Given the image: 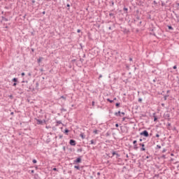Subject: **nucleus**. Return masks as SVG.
<instances>
[{
    "mask_svg": "<svg viewBox=\"0 0 179 179\" xmlns=\"http://www.w3.org/2000/svg\"><path fill=\"white\" fill-rule=\"evenodd\" d=\"M32 163H34V164H36V163H37V160L36 159H33Z\"/></svg>",
    "mask_w": 179,
    "mask_h": 179,
    "instance_id": "bb28decb",
    "label": "nucleus"
},
{
    "mask_svg": "<svg viewBox=\"0 0 179 179\" xmlns=\"http://www.w3.org/2000/svg\"><path fill=\"white\" fill-rule=\"evenodd\" d=\"M74 169H76V170H80V167L79 166H75Z\"/></svg>",
    "mask_w": 179,
    "mask_h": 179,
    "instance_id": "5701e85b",
    "label": "nucleus"
},
{
    "mask_svg": "<svg viewBox=\"0 0 179 179\" xmlns=\"http://www.w3.org/2000/svg\"><path fill=\"white\" fill-rule=\"evenodd\" d=\"M126 119H127L126 117H123V118H122V121H125Z\"/></svg>",
    "mask_w": 179,
    "mask_h": 179,
    "instance_id": "5fc2aeb1",
    "label": "nucleus"
},
{
    "mask_svg": "<svg viewBox=\"0 0 179 179\" xmlns=\"http://www.w3.org/2000/svg\"><path fill=\"white\" fill-rule=\"evenodd\" d=\"M77 33H80V29H78Z\"/></svg>",
    "mask_w": 179,
    "mask_h": 179,
    "instance_id": "13d9d810",
    "label": "nucleus"
},
{
    "mask_svg": "<svg viewBox=\"0 0 179 179\" xmlns=\"http://www.w3.org/2000/svg\"><path fill=\"white\" fill-rule=\"evenodd\" d=\"M177 78L178 79V84L179 85V78L177 77Z\"/></svg>",
    "mask_w": 179,
    "mask_h": 179,
    "instance_id": "0e129e2a",
    "label": "nucleus"
},
{
    "mask_svg": "<svg viewBox=\"0 0 179 179\" xmlns=\"http://www.w3.org/2000/svg\"><path fill=\"white\" fill-rule=\"evenodd\" d=\"M59 139H62L63 136H62V135H59Z\"/></svg>",
    "mask_w": 179,
    "mask_h": 179,
    "instance_id": "09e8293b",
    "label": "nucleus"
},
{
    "mask_svg": "<svg viewBox=\"0 0 179 179\" xmlns=\"http://www.w3.org/2000/svg\"><path fill=\"white\" fill-rule=\"evenodd\" d=\"M60 99H63V100H66V97L64 96H62Z\"/></svg>",
    "mask_w": 179,
    "mask_h": 179,
    "instance_id": "cd10ccee",
    "label": "nucleus"
},
{
    "mask_svg": "<svg viewBox=\"0 0 179 179\" xmlns=\"http://www.w3.org/2000/svg\"><path fill=\"white\" fill-rule=\"evenodd\" d=\"M69 143L71 146H76V141L73 139H71L69 141Z\"/></svg>",
    "mask_w": 179,
    "mask_h": 179,
    "instance_id": "1a4fd4ad",
    "label": "nucleus"
},
{
    "mask_svg": "<svg viewBox=\"0 0 179 179\" xmlns=\"http://www.w3.org/2000/svg\"><path fill=\"white\" fill-rule=\"evenodd\" d=\"M115 115L116 117H122V115H125V113L119 110L118 112L115 113Z\"/></svg>",
    "mask_w": 179,
    "mask_h": 179,
    "instance_id": "20e7f679",
    "label": "nucleus"
},
{
    "mask_svg": "<svg viewBox=\"0 0 179 179\" xmlns=\"http://www.w3.org/2000/svg\"><path fill=\"white\" fill-rule=\"evenodd\" d=\"M161 159H166V155H162Z\"/></svg>",
    "mask_w": 179,
    "mask_h": 179,
    "instance_id": "7c9ffc66",
    "label": "nucleus"
},
{
    "mask_svg": "<svg viewBox=\"0 0 179 179\" xmlns=\"http://www.w3.org/2000/svg\"><path fill=\"white\" fill-rule=\"evenodd\" d=\"M155 177H159V174H155L153 178H155Z\"/></svg>",
    "mask_w": 179,
    "mask_h": 179,
    "instance_id": "603ef678",
    "label": "nucleus"
},
{
    "mask_svg": "<svg viewBox=\"0 0 179 179\" xmlns=\"http://www.w3.org/2000/svg\"><path fill=\"white\" fill-rule=\"evenodd\" d=\"M24 75H25L24 73H21V76H24Z\"/></svg>",
    "mask_w": 179,
    "mask_h": 179,
    "instance_id": "4d7b16f0",
    "label": "nucleus"
},
{
    "mask_svg": "<svg viewBox=\"0 0 179 179\" xmlns=\"http://www.w3.org/2000/svg\"><path fill=\"white\" fill-rule=\"evenodd\" d=\"M23 86V89L26 91V92H30L31 90V87L27 86V85H22Z\"/></svg>",
    "mask_w": 179,
    "mask_h": 179,
    "instance_id": "39448f33",
    "label": "nucleus"
},
{
    "mask_svg": "<svg viewBox=\"0 0 179 179\" xmlns=\"http://www.w3.org/2000/svg\"><path fill=\"white\" fill-rule=\"evenodd\" d=\"M64 133L66 134V135H67V134L69 133V129H65Z\"/></svg>",
    "mask_w": 179,
    "mask_h": 179,
    "instance_id": "a211bd4d",
    "label": "nucleus"
},
{
    "mask_svg": "<svg viewBox=\"0 0 179 179\" xmlns=\"http://www.w3.org/2000/svg\"><path fill=\"white\" fill-rule=\"evenodd\" d=\"M162 6H164V3H162Z\"/></svg>",
    "mask_w": 179,
    "mask_h": 179,
    "instance_id": "69168bd1",
    "label": "nucleus"
},
{
    "mask_svg": "<svg viewBox=\"0 0 179 179\" xmlns=\"http://www.w3.org/2000/svg\"><path fill=\"white\" fill-rule=\"evenodd\" d=\"M107 101H109V103H114V100H111L110 99H107Z\"/></svg>",
    "mask_w": 179,
    "mask_h": 179,
    "instance_id": "b1692460",
    "label": "nucleus"
},
{
    "mask_svg": "<svg viewBox=\"0 0 179 179\" xmlns=\"http://www.w3.org/2000/svg\"><path fill=\"white\" fill-rule=\"evenodd\" d=\"M76 163H82V156L78 157L74 160L73 164H75Z\"/></svg>",
    "mask_w": 179,
    "mask_h": 179,
    "instance_id": "423d86ee",
    "label": "nucleus"
},
{
    "mask_svg": "<svg viewBox=\"0 0 179 179\" xmlns=\"http://www.w3.org/2000/svg\"><path fill=\"white\" fill-rule=\"evenodd\" d=\"M155 136H156V138H160V135H159V134H157L155 135Z\"/></svg>",
    "mask_w": 179,
    "mask_h": 179,
    "instance_id": "a19ab883",
    "label": "nucleus"
},
{
    "mask_svg": "<svg viewBox=\"0 0 179 179\" xmlns=\"http://www.w3.org/2000/svg\"><path fill=\"white\" fill-rule=\"evenodd\" d=\"M164 120H167V121H170V113H169V111L164 113Z\"/></svg>",
    "mask_w": 179,
    "mask_h": 179,
    "instance_id": "7ed1b4c3",
    "label": "nucleus"
},
{
    "mask_svg": "<svg viewBox=\"0 0 179 179\" xmlns=\"http://www.w3.org/2000/svg\"><path fill=\"white\" fill-rule=\"evenodd\" d=\"M167 127H171V123L168 122V123H167Z\"/></svg>",
    "mask_w": 179,
    "mask_h": 179,
    "instance_id": "4c0bfd02",
    "label": "nucleus"
},
{
    "mask_svg": "<svg viewBox=\"0 0 179 179\" xmlns=\"http://www.w3.org/2000/svg\"><path fill=\"white\" fill-rule=\"evenodd\" d=\"M115 15H117V11H115V13H109V16L110 17H113V19H115Z\"/></svg>",
    "mask_w": 179,
    "mask_h": 179,
    "instance_id": "9d476101",
    "label": "nucleus"
},
{
    "mask_svg": "<svg viewBox=\"0 0 179 179\" xmlns=\"http://www.w3.org/2000/svg\"><path fill=\"white\" fill-rule=\"evenodd\" d=\"M57 124H62V122L61 121V120H58V121H57Z\"/></svg>",
    "mask_w": 179,
    "mask_h": 179,
    "instance_id": "473e14b6",
    "label": "nucleus"
},
{
    "mask_svg": "<svg viewBox=\"0 0 179 179\" xmlns=\"http://www.w3.org/2000/svg\"><path fill=\"white\" fill-rule=\"evenodd\" d=\"M115 127H116V128H118L120 127V124H118V123H116Z\"/></svg>",
    "mask_w": 179,
    "mask_h": 179,
    "instance_id": "37998d69",
    "label": "nucleus"
},
{
    "mask_svg": "<svg viewBox=\"0 0 179 179\" xmlns=\"http://www.w3.org/2000/svg\"><path fill=\"white\" fill-rule=\"evenodd\" d=\"M92 106L93 107H94V101H93L92 102Z\"/></svg>",
    "mask_w": 179,
    "mask_h": 179,
    "instance_id": "de8ad7c7",
    "label": "nucleus"
},
{
    "mask_svg": "<svg viewBox=\"0 0 179 179\" xmlns=\"http://www.w3.org/2000/svg\"><path fill=\"white\" fill-rule=\"evenodd\" d=\"M173 69H177V66H176V65L173 66Z\"/></svg>",
    "mask_w": 179,
    "mask_h": 179,
    "instance_id": "3c124183",
    "label": "nucleus"
},
{
    "mask_svg": "<svg viewBox=\"0 0 179 179\" xmlns=\"http://www.w3.org/2000/svg\"><path fill=\"white\" fill-rule=\"evenodd\" d=\"M36 124L38 125H44V124H46L47 121L45 120H40V119H36Z\"/></svg>",
    "mask_w": 179,
    "mask_h": 179,
    "instance_id": "f257e3e1",
    "label": "nucleus"
},
{
    "mask_svg": "<svg viewBox=\"0 0 179 179\" xmlns=\"http://www.w3.org/2000/svg\"><path fill=\"white\" fill-rule=\"evenodd\" d=\"M111 12H114L113 13H115V9H113V10L110 11V13H111Z\"/></svg>",
    "mask_w": 179,
    "mask_h": 179,
    "instance_id": "8fccbe9b",
    "label": "nucleus"
},
{
    "mask_svg": "<svg viewBox=\"0 0 179 179\" xmlns=\"http://www.w3.org/2000/svg\"><path fill=\"white\" fill-rule=\"evenodd\" d=\"M2 20H3L4 22H8V18L5 17H1Z\"/></svg>",
    "mask_w": 179,
    "mask_h": 179,
    "instance_id": "6ab92c4d",
    "label": "nucleus"
},
{
    "mask_svg": "<svg viewBox=\"0 0 179 179\" xmlns=\"http://www.w3.org/2000/svg\"><path fill=\"white\" fill-rule=\"evenodd\" d=\"M101 78H103V76L101 74V75H99V79H101Z\"/></svg>",
    "mask_w": 179,
    "mask_h": 179,
    "instance_id": "49530a36",
    "label": "nucleus"
},
{
    "mask_svg": "<svg viewBox=\"0 0 179 179\" xmlns=\"http://www.w3.org/2000/svg\"><path fill=\"white\" fill-rule=\"evenodd\" d=\"M80 136L82 138V139H85V135L83 134H80Z\"/></svg>",
    "mask_w": 179,
    "mask_h": 179,
    "instance_id": "393cba45",
    "label": "nucleus"
},
{
    "mask_svg": "<svg viewBox=\"0 0 179 179\" xmlns=\"http://www.w3.org/2000/svg\"><path fill=\"white\" fill-rule=\"evenodd\" d=\"M134 150H137L138 149H139V147H138V144H134Z\"/></svg>",
    "mask_w": 179,
    "mask_h": 179,
    "instance_id": "ddd939ff",
    "label": "nucleus"
},
{
    "mask_svg": "<svg viewBox=\"0 0 179 179\" xmlns=\"http://www.w3.org/2000/svg\"><path fill=\"white\" fill-rule=\"evenodd\" d=\"M14 113L13 112H11L10 113V115H13Z\"/></svg>",
    "mask_w": 179,
    "mask_h": 179,
    "instance_id": "e2e57ef3",
    "label": "nucleus"
},
{
    "mask_svg": "<svg viewBox=\"0 0 179 179\" xmlns=\"http://www.w3.org/2000/svg\"><path fill=\"white\" fill-rule=\"evenodd\" d=\"M167 150H166V148H164L162 150V153H165V152H166Z\"/></svg>",
    "mask_w": 179,
    "mask_h": 179,
    "instance_id": "ea45409f",
    "label": "nucleus"
},
{
    "mask_svg": "<svg viewBox=\"0 0 179 179\" xmlns=\"http://www.w3.org/2000/svg\"><path fill=\"white\" fill-rule=\"evenodd\" d=\"M123 10L125 12V13H128V8H127V7H124L123 8Z\"/></svg>",
    "mask_w": 179,
    "mask_h": 179,
    "instance_id": "f3484780",
    "label": "nucleus"
},
{
    "mask_svg": "<svg viewBox=\"0 0 179 179\" xmlns=\"http://www.w3.org/2000/svg\"><path fill=\"white\" fill-rule=\"evenodd\" d=\"M12 82H14V83H17V82H18L17 78H13Z\"/></svg>",
    "mask_w": 179,
    "mask_h": 179,
    "instance_id": "4468645a",
    "label": "nucleus"
},
{
    "mask_svg": "<svg viewBox=\"0 0 179 179\" xmlns=\"http://www.w3.org/2000/svg\"><path fill=\"white\" fill-rule=\"evenodd\" d=\"M77 152H83V149H82V148H78V149L77 150Z\"/></svg>",
    "mask_w": 179,
    "mask_h": 179,
    "instance_id": "412c9836",
    "label": "nucleus"
},
{
    "mask_svg": "<svg viewBox=\"0 0 179 179\" xmlns=\"http://www.w3.org/2000/svg\"><path fill=\"white\" fill-rule=\"evenodd\" d=\"M90 145H96V140H91Z\"/></svg>",
    "mask_w": 179,
    "mask_h": 179,
    "instance_id": "f8f14e48",
    "label": "nucleus"
},
{
    "mask_svg": "<svg viewBox=\"0 0 179 179\" xmlns=\"http://www.w3.org/2000/svg\"><path fill=\"white\" fill-rule=\"evenodd\" d=\"M136 143H138V141H137L136 140H134V141H133V144H134V145H136Z\"/></svg>",
    "mask_w": 179,
    "mask_h": 179,
    "instance_id": "c85d7f7f",
    "label": "nucleus"
},
{
    "mask_svg": "<svg viewBox=\"0 0 179 179\" xmlns=\"http://www.w3.org/2000/svg\"><path fill=\"white\" fill-rule=\"evenodd\" d=\"M96 174H97V176H100L101 173H100V172H98Z\"/></svg>",
    "mask_w": 179,
    "mask_h": 179,
    "instance_id": "052dcab7",
    "label": "nucleus"
},
{
    "mask_svg": "<svg viewBox=\"0 0 179 179\" xmlns=\"http://www.w3.org/2000/svg\"><path fill=\"white\" fill-rule=\"evenodd\" d=\"M31 2L32 3H36V0H32Z\"/></svg>",
    "mask_w": 179,
    "mask_h": 179,
    "instance_id": "864d4df0",
    "label": "nucleus"
},
{
    "mask_svg": "<svg viewBox=\"0 0 179 179\" xmlns=\"http://www.w3.org/2000/svg\"><path fill=\"white\" fill-rule=\"evenodd\" d=\"M153 117H154V122H156V121H157V116H156V113L153 114Z\"/></svg>",
    "mask_w": 179,
    "mask_h": 179,
    "instance_id": "9b49d317",
    "label": "nucleus"
},
{
    "mask_svg": "<svg viewBox=\"0 0 179 179\" xmlns=\"http://www.w3.org/2000/svg\"><path fill=\"white\" fill-rule=\"evenodd\" d=\"M157 80V78H155L152 80V82L156 83Z\"/></svg>",
    "mask_w": 179,
    "mask_h": 179,
    "instance_id": "a18cd8bd",
    "label": "nucleus"
},
{
    "mask_svg": "<svg viewBox=\"0 0 179 179\" xmlns=\"http://www.w3.org/2000/svg\"><path fill=\"white\" fill-rule=\"evenodd\" d=\"M138 101L139 103L142 102V98H139L138 100Z\"/></svg>",
    "mask_w": 179,
    "mask_h": 179,
    "instance_id": "e433bc0d",
    "label": "nucleus"
},
{
    "mask_svg": "<svg viewBox=\"0 0 179 179\" xmlns=\"http://www.w3.org/2000/svg\"><path fill=\"white\" fill-rule=\"evenodd\" d=\"M114 156H116V159H118V158L120 157L121 155L120 154L117 153L115 151H113L112 152V157H113Z\"/></svg>",
    "mask_w": 179,
    "mask_h": 179,
    "instance_id": "6e6552de",
    "label": "nucleus"
},
{
    "mask_svg": "<svg viewBox=\"0 0 179 179\" xmlns=\"http://www.w3.org/2000/svg\"><path fill=\"white\" fill-rule=\"evenodd\" d=\"M66 7L69 8L68 10H69V8H71V5H70L69 3H68V4L66 5Z\"/></svg>",
    "mask_w": 179,
    "mask_h": 179,
    "instance_id": "f704fd0d",
    "label": "nucleus"
},
{
    "mask_svg": "<svg viewBox=\"0 0 179 179\" xmlns=\"http://www.w3.org/2000/svg\"><path fill=\"white\" fill-rule=\"evenodd\" d=\"M157 148L158 149H162V146H160L159 145H157Z\"/></svg>",
    "mask_w": 179,
    "mask_h": 179,
    "instance_id": "58836bf2",
    "label": "nucleus"
},
{
    "mask_svg": "<svg viewBox=\"0 0 179 179\" xmlns=\"http://www.w3.org/2000/svg\"><path fill=\"white\" fill-rule=\"evenodd\" d=\"M110 6H114V1H109Z\"/></svg>",
    "mask_w": 179,
    "mask_h": 179,
    "instance_id": "2eb2a0df",
    "label": "nucleus"
},
{
    "mask_svg": "<svg viewBox=\"0 0 179 179\" xmlns=\"http://www.w3.org/2000/svg\"><path fill=\"white\" fill-rule=\"evenodd\" d=\"M167 97H169V95H165V96H164V100H167Z\"/></svg>",
    "mask_w": 179,
    "mask_h": 179,
    "instance_id": "2f4dec72",
    "label": "nucleus"
},
{
    "mask_svg": "<svg viewBox=\"0 0 179 179\" xmlns=\"http://www.w3.org/2000/svg\"><path fill=\"white\" fill-rule=\"evenodd\" d=\"M168 29L169 30H174V28H173V27H171V25L168 26Z\"/></svg>",
    "mask_w": 179,
    "mask_h": 179,
    "instance_id": "4be33fe9",
    "label": "nucleus"
},
{
    "mask_svg": "<svg viewBox=\"0 0 179 179\" xmlns=\"http://www.w3.org/2000/svg\"><path fill=\"white\" fill-rule=\"evenodd\" d=\"M42 14H43V15H45V11H43V12L42 13Z\"/></svg>",
    "mask_w": 179,
    "mask_h": 179,
    "instance_id": "680f3d73",
    "label": "nucleus"
},
{
    "mask_svg": "<svg viewBox=\"0 0 179 179\" xmlns=\"http://www.w3.org/2000/svg\"><path fill=\"white\" fill-rule=\"evenodd\" d=\"M9 97H10V99H13V95H10Z\"/></svg>",
    "mask_w": 179,
    "mask_h": 179,
    "instance_id": "6e6d98bb",
    "label": "nucleus"
},
{
    "mask_svg": "<svg viewBox=\"0 0 179 179\" xmlns=\"http://www.w3.org/2000/svg\"><path fill=\"white\" fill-rule=\"evenodd\" d=\"M53 171H58V169L57 168H53Z\"/></svg>",
    "mask_w": 179,
    "mask_h": 179,
    "instance_id": "79ce46f5",
    "label": "nucleus"
},
{
    "mask_svg": "<svg viewBox=\"0 0 179 179\" xmlns=\"http://www.w3.org/2000/svg\"><path fill=\"white\" fill-rule=\"evenodd\" d=\"M38 86H39L38 82H36V87H38Z\"/></svg>",
    "mask_w": 179,
    "mask_h": 179,
    "instance_id": "c9c22d12",
    "label": "nucleus"
},
{
    "mask_svg": "<svg viewBox=\"0 0 179 179\" xmlns=\"http://www.w3.org/2000/svg\"><path fill=\"white\" fill-rule=\"evenodd\" d=\"M93 133L95 134V135H97L99 134V130L95 129L94 130Z\"/></svg>",
    "mask_w": 179,
    "mask_h": 179,
    "instance_id": "aec40b11",
    "label": "nucleus"
},
{
    "mask_svg": "<svg viewBox=\"0 0 179 179\" xmlns=\"http://www.w3.org/2000/svg\"><path fill=\"white\" fill-rule=\"evenodd\" d=\"M43 57H39L37 61H38V64H40V62H41V61H43Z\"/></svg>",
    "mask_w": 179,
    "mask_h": 179,
    "instance_id": "dca6fc26",
    "label": "nucleus"
},
{
    "mask_svg": "<svg viewBox=\"0 0 179 179\" xmlns=\"http://www.w3.org/2000/svg\"><path fill=\"white\" fill-rule=\"evenodd\" d=\"M129 60L132 61V57H129Z\"/></svg>",
    "mask_w": 179,
    "mask_h": 179,
    "instance_id": "bf43d9fd",
    "label": "nucleus"
},
{
    "mask_svg": "<svg viewBox=\"0 0 179 179\" xmlns=\"http://www.w3.org/2000/svg\"><path fill=\"white\" fill-rule=\"evenodd\" d=\"M61 111H64V112H66V109L64 108H62L61 109Z\"/></svg>",
    "mask_w": 179,
    "mask_h": 179,
    "instance_id": "c756f323",
    "label": "nucleus"
},
{
    "mask_svg": "<svg viewBox=\"0 0 179 179\" xmlns=\"http://www.w3.org/2000/svg\"><path fill=\"white\" fill-rule=\"evenodd\" d=\"M17 85V83H14L13 84V86L16 87Z\"/></svg>",
    "mask_w": 179,
    "mask_h": 179,
    "instance_id": "c03bdc74",
    "label": "nucleus"
},
{
    "mask_svg": "<svg viewBox=\"0 0 179 179\" xmlns=\"http://www.w3.org/2000/svg\"><path fill=\"white\" fill-rule=\"evenodd\" d=\"M141 136H145V138H148L149 136V132L147 130H144L140 133Z\"/></svg>",
    "mask_w": 179,
    "mask_h": 179,
    "instance_id": "f03ea898",
    "label": "nucleus"
},
{
    "mask_svg": "<svg viewBox=\"0 0 179 179\" xmlns=\"http://www.w3.org/2000/svg\"><path fill=\"white\" fill-rule=\"evenodd\" d=\"M142 141H143L142 138L139 139V142H142Z\"/></svg>",
    "mask_w": 179,
    "mask_h": 179,
    "instance_id": "338daca9",
    "label": "nucleus"
},
{
    "mask_svg": "<svg viewBox=\"0 0 179 179\" xmlns=\"http://www.w3.org/2000/svg\"><path fill=\"white\" fill-rule=\"evenodd\" d=\"M139 146H141V148L140 149L141 152H145L146 150V148H145V143H139Z\"/></svg>",
    "mask_w": 179,
    "mask_h": 179,
    "instance_id": "0eeeda50",
    "label": "nucleus"
},
{
    "mask_svg": "<svg viewBox=\"0 0 179 179\" xmlns=\"http://www.w3.org/2000/svg\"><path fill=\"white\" fill-rule=\"evenodd\" d=\"M22 83H29V81H27V80H26V81L22 80Z\"/></svg>",
    "mask_w": 179,
    "mask_h": 179,
    "instance_id": "72a5a7b5",
    "label": "nucleus"
},
{
    "mask_svg": "<svg viewBox=\"0 0 179 179\" xmlns=\"http://www.w3.org/2000/svg\"><path fill=\"white\" fill-rule=\"evenodd\" d=\"M115 106H116V107H120V106H121V103H115Z\"/></svg>",
    "mask_w": 179,
    "mask_h": 179,
    "instance_id": "a878e982",
    "label": "nucleus"
},
{
    "mask_svg": "<svg viewBox=\"0 0 179 179\" xmlns=\"http://www.w3.org/2000/svg\"><path fill=\"white\" fill-rule=\"evenodd\" d=\"M41 72H43V71H44L43 69H40Z\"/></svg>",
    "mask_w": 179,
    "mask_h": 179,
    "instance_id": "774afa93",
    "label": "nucleus"
}]
</instances>
